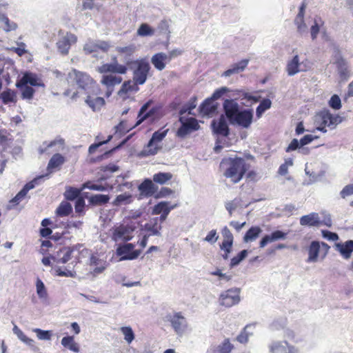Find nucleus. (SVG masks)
I'll return each instance as SVG.
<instances>
[{"label":"nucleus","instance_id":"nucleus-1","mask_svg":"<svg viewBox=\"0 0 353 353\" xmlns=\"http://www.w3.org/2000/svg\"><path fill=\"white\" fill-rule=\"evenodd\" d=\"M68 81L77 85L76 91L68 89L64 95L77 101L83 99L93 111H97L105 105L103 97H100L101 89L97 82L87 73L72 69L68 74Z\"/></svg>","mask_w":353,"mask_h":353},{"label":"nucleus","instance_id":"nucleus-2","mask_svg":"<svg viewBox=\"0 0 353 353\" xmlns=\"http://www.w3.org/2000/svg\"><path fill=\"white\" fill-rule=\"evenodd\" d=\"M250 167L245 159L237 156L223 158L220 163L223 176L233 183L240 182L245 174L248 178L255 176V172L250 170Z\"/></svg>","mask_w":353,"mask_h":353},{"label":"nucleus","instance_id":"nucleus-3","mask_svg":"<svg viewBox=\"0 0 353 353\" xmlns=\"http://www.w3.org/2000/svg\"><path fill=\"white\" fill-rule=\"evenodd\" d=\"M150 101L145 103L140 109L138 114V121L133 126H130L127 124V121H121L115 128L116 132H119L120 134H125L128 132L133 128L141 124L144 120L148 118L152 117L159 111L158 107H153L148 111L150 106Z\"/></svg>","mask_w":353,"mask_h":353},{"label":"nucleus","instance_id":"nucleus-4","mask_svg":"<svg viewBox=\"0 0 353 353\" xmlns=\"http://www.w3.org/2000/svg\"><path fill=\"white\" fill-rule=\"evenodd\" d=\"M126 66H128L130 68H134L133 70V80L135 82L141 85L145 83L151 68L146 59L143 58L128 61Z\"/></svg>","mask_w":353,"mask_h":353},{"label":"nucleus","instance_id":"nucleus-5","mask_svg":"<svg viewBox=\"0 0 353 353\" xmlns=\"http://www.w3.org/2000/svg\"><path fill=\"white\" fill-rule=\"evenodd\" d=\"M341 121L339 115L332 114L328 110H323L316 115V123L318 125L316 129L322 132H326L327 127L334 129Z\"/></svg>","mask_w":353,"mask_h":353},{"label":"nucleus","instance_id":"nucleus-6","mask_svg":"<svg viewBox=\"0 0 353 353\" xmlns=\"http://www.w3.org/2000/svg\"><path fill=\"white\" fill-rule=\"evenodd\" d=\"M330 246L325 243L318 241H313L307 248L308 257L307 263H316L319 260H323L327 255Z\"/></svg>","mask_w":353,"mask_h":353},{"label":"nucleus","instance_id":"nucleus-7","mask_svg":"<svg viewBox=\"0 0 353 353\" xmlns=\"http://www.w3.org/2000/svg\"><path fill=\"white\" fill-rule=\"evenodd\" d=\"M134 247L132 243L119 244L116 249V254L120 257V261L137 259L141 255V250H136Z\"/></svg>","mask_w":353,"mask_h":353},{"label":"nucleus","instance_id":"nucleus-8","mask_svg":"<svg viewBox=\"0 0 353 353\" xmlns=\"http://www.w3.org/2000/svg\"><path fill=\"white\" fill-rule=\"evenodd\" d=\"M219 301L223 307H232L240 301V291L236 288L225 290L220 294Z\"/></svg>","mask_w":353,"mask_h":353},{"label":"nucleus","instance_id":"nucleus-9","mask_svg":"<svg viewBox=\"0 0 353 353\" xmlns=\"http://www.w3.org/2000/svg\"><path fill=\"white\" fill-rule=\"evenodd\" d=\"M132 232L133 229L128 225L121 224L112 228L111 238L115 242H128L132 239Z\"/></svg>","mask_w":353,"mask_h":353},{"label":"nucleus","instance_id":"nucleus-10","mask_svg":"<svg viewBox=\"0 0 353 353\" xmlns=\"http://www.w3.org/2000/svg\"><path fill=\"white\" fill-rule=\"evenodd\" d=\"M179 121L181 123V125L176 132V134L179 137H184L192 132L198 130L200 128L197 120L194 117L187 119L180 117Z\"/></svg>","mask_w":353,"mask_h":353},{"label":"nucleus","instance_id":"nucleus-11","mask_svg":"<svg viewBox=\"0 0 353 353\" xmlns=\"http://www.w3.org/2000/svg\"><path fill=\"white\" fill-rule=\"evenodd\" d=\"M221 234L223 239L222 243L220 244V248L224 251V253L222 254V257L226 260L228 259L229 254L232 250L234 236L227 226L223 228L221 230Z\"/></svg>","mask_w":353,"mask_h":353},{"label":"nucleus","instance_id":"nucleus-12","mask_svg":"<svg viewBox=\"0 0 353 353\" xmlns=\"http://www.w3.org/2000/svg\"><path fill=\"white\" fill-rule=\"evenodd\" d=\"M167 319L176 334H182L187 327L186 319L181 312L168 315Z\"/></svg>","mask_w":353,"mask_h":353},{"label":"nucleus","instance_id":"nucleus-13","mask_svg":"<svg viewBox=\"0 0 353 353\" xmlns=\"http://www.w3.org/2000/svg\"><path fill=\"white\" fill-rule=\"evenodd\" d=\"M112 62L110 63H104L101 65L98 71L100 73L105 74L108 72L124 74L128 71V67L124 65L118 63L117 57L112 59Z\"/></svg>","mask_w":353,"mask_h":353},{"label":"nucleus","instance_id":"nucleus-14","mask_svg":"<svg viewBox=\"0 0 353 353\" xmlns=\"http://www.w3.org/2000/svg\"><path fill=\"white\" fill-rule=\"evenodd\" d=\"M253 121V111L251 109L240 110L231 123H236L244 128H248Z\"/></svg>","mask_w":353,"mask_h":353},{"label":"nucleus","instance_id":"nucleus-15","mask_svg":"<svg viewBox=\"0 0 353 353\" xmlns=\"http://www.w3.org/2000/svg\"><path fill=\"white\" fill-rule=\"evenodd\" d=\"M270 353H299L297 348L286 341H273L269 345Z\"/></svg>","mask_w":353,"mask_h":353},{"label":"nucleus","instance_id":"nucleus-16","mask_svg":"<svg viewBox=\"0 0 353 353\" xmlns=\"http://www.w3.org/2000/svg\"><path fill=\"white\" fill-rule=\"evenodd\" d=\"M175 205H171L168 201H161L154 205L152 210V214L159 215L157 216L158 219L165 221L170 212L174 209Z\"/></svg>","mask_w":353,"mask_h":353},{"label":"nucleus","instance_id":"nucleus-17","mask_svg":"<svg viewBox=\"0 0 353 353\" xmlns=\"http://www.w3.org/2000/svg\"><path fill=\"white\" fill-rule=\"evenodd\" d=\"M110 48L109 42L105 41H89L87 42L83 47V50L86 54H92L93 52H97L99 50L107 52Z\"/></svg>","mask_w":353,"mask_h":353},{"label":"nucleus","instance_id":"nucleus-18","mask_svg":"<svg viewBox=\"0 0 353 353\" xmlns=\"http://www.w3.org/2000/svg\"><path fill=\"white\" fill-rule=\"evenodd\" d=\"M211 126L214 134L222 137L228 136L230 129L224 115H221L218 119H214Z\"/></svg>","mask_w":353,"mask_h":353},{"label":"nucleus","instance_id":"nucleus-19","mask_svg":"<svg viewBox=\"0 0 353 353\" xmlns=\"http://www.w3.org/2000/svg\"><path fill=\"white\" fill-rule=\"evenodd\" d=\"M122 77L119 76L112 74L103 75L101 80V83L106 87L105 96L106 97H109L114 90V87L120 84L122 82Z\"/></svg>","mask_w":353,"mask_h":353},{"label":"nucleus","instance_id":"nucleus-20","mask_svg":"<svg viewBox=\"0 0 353 353\" xmlns=\"http://www.w3.org/2000/svg\"><path fill=\"white\" fill-rule=\"evenodd\" d=\"M77 41V38L74 34L67 32V34L57 43V46L59 50L63 54H67L71 45L75 43Z\"/></svg>","mask_w":353,"mask_h":353},{"label":"nucleus","instance_id":"nucleus-21","mask_svg":"<svg viewBox=\"0 0 353 353\" xmlns=\"http://www.w3.org/2000/svg\"><path fill=\"white\" fill-rule=\"evenodd\" d=\"M163 222L157 217L152 218L144 225V230L148 232L147 234L150 236H160L162 229L161 225Z\"/></svg>","mask_w":353,"mask_h":353},{"label":"nucleus","instance_id":"nucleus-22","mask_svg":"<svg viewBox=\"0 0 353 353\" xmlns=\"http://www.w3.org/2000/svg\"><path fill=\"white\" fill-rule=\"evenodd\" d=\"M223 106L225 117L230 123L232 122L240 111L239 104L233 99H225Z\"/></svg>","mask_w":353,"mask_h":353},{"label":"nucleus","instance_id":"nucleus-23","mask_svg":"<svg viewBox=\"0 0 353 353\" xmlns=\"http://www.w3.org/2000/svg\"><path fill=\"white\" fill-rule=\"evenodd\" d=\"M26 85H30L31 86H44V84L41 82L37 75L32 72H26L21 79L16 83V86H23Z\"/></svg>","mask_w":353,"mask_h":353},{"label":"nucleus","instance_id":"nucleus-24","mask_svg":"<svg viewBox=\"0 0 353 353\" xmlns=\"http://www.w3.org/2000/svg\"><path fill=\"white\" fill-rule=\"evenodd\" d=\"M300 224L303 226L318 227L322 224L319 214L312 212L300 218Z\"/></svg>","mask_w":353,"mask_h":353},{"label":"nucleus","instance_id":"nucleus-25","mask_svg":"<svg viewBox=\"0 0 353 353\" xmlns=\"http://www.w3.org/2000/svg\"><path fill=\"white\" fill-rule=\"evenodd\" d=\"M287 234L281 230H276L270 234L265 235L259 242V247L264 248L268 243L278 241L279 239H284L286 238Z\"/></svg>","mask_w":353,"mask_h":353},{"label":"nucleus","instance_id":"nucleus-26","mask_svg":"<svg viewBox=\"0 0 353 353\" xmlns=\"http://www.w3.org/2000/svg\"><path fill=\"white\" fill-rule=\"evenodd\" d=\"M335 248L344 259H348L350 258L352 253L353 252V241L348 240L343 243H336L335 244Z\"/></svg>","mask_w":353,"mask_h":353},{"label":"nucleus","instance_id":"nucleus-27","mask_svg":"<svg viewBox=\"0 0 353 353\" xmlns=\"http://www.w3.org/2000/svg\"><path fill=\"white\" fill-rule=\"evenodd\" d=\"M65 162V158L59 153L54 154L50 159L47 170L49 173L52 172L55 170H60L62 165Z\"/></svg>","mask_w":353,"mask_h":353},{"label":"nucleus","instance_id":"nucleus-28","mask_svg":"<svg viewBox=\"0 0 353 353\" xmlns=\"http://www.w3.org/2000/svg\"><path fill=\"white\" fill-rule=\"evenodd\" d=\"M169 62L167 54L164 52L156 53L151 58V63L159 71L163 70Z\"/></svg>","mask_w":353,"mask_h":353},{"label":"nucleus","instance_id":"nucleus-29","mask_svg":"<svg viewBox=\"0 0 353 353\" xmlns=\"http://www.w3.org/2000/svg\"><path fill=\"white\" fill-rule=\"evenodd\" d=\"M249 63V59H243L239 62L233 64L231 68L225 70L223 75L225 77H230L233 74H237L245 70Z\"/></svg>","mask_w":353,"mask_h":353},{"label":"nucleus","instance_id":"nucleus-30","mask_svg":"<svg viewBox=\"0 0 353 353\" xmlns=\"http://www.w3.org/2000/svg\"><path fill=\"white\" fill-rule=\"evenodd\" d=\"M139 190L145 196H150L157 191V188L150 179H145L139 186Z\"/></svg>","mask_w":353,"mask_h":353},{"label":"nucleus","instance_id":"nucleus-31","mask_svg":"<svg viewBox=\"0 0 353 353\" xmlns=\"http://www.w3.org/2000/svg\"><path fill=\"white\" fill-rule=\"evenodd\" d=\"M336 65L340 77L346 79L350 75L347 62L343 58L340 57L336 60Z\"/></svg>","mask_w":353,"mask_h":353},{"label":"nucleus","instance_id":"nucleus-32","mask_svg":"<svg viewBox=\"0 0 353 353\" xmlns=\"http://www.w3.org/2000/svg\"><path fill=\"white\" fill-rule=\"evenodd\" d=\"M139 85L140 84L137 83L134 80L126 81L123 83L120 90L119 91V94L121 96L129 92H137L139 89Z\"/></svg>","mask_w":353,"mask_h":353},{"label":"nucleus","instance_id":"nucleus-33","mask_svg":"<svg viewBox=\"0 0 353 353\" xmlns=\"http://www.w3.org/2000/svg\"><path fill=\"white\" fill-rule=\"evenodd\" d=\"M261 232L262 230L259 226H252L245 234L243 241L248 243L255 241Z\"/></svg>","mask_w":353,"mask_h":353},{"label":"nucleus","instance_id":"nucleus-34","mask_svg":"<svg viewBox=\"0 0 353 353\" xmlns=\"http://www.w3.org/2000/svg\"><path fill=\"white\" fill-rule=\"evenodd\" d=\"M0 98L3 103L6 105L10 103H16L17 101V92L8 88L1 92Z\"/></svg>","mask_w":353,"mask_h":353},{"label":"nucleus","instance_id":"nucleus-35","mask_svg":"<svg viewBox=\"0 0 353 353\" xmlns=\"http://www.w3.org/2000/svg\"><path fill=\"white\" fill-rule=\"evenodd\" d=\"M160 148H161L157 145V143L150 140L148 143L141 151L140 155L142 157L154 155L158 152Z\"/></svg>","mask_w":353,"mask_h":353},{"label":"nucleus","instance_id":"nucleus-36","mask_svg":"<svg viewBox=\"0 0 353 353\" xmlns=\"http://www.w3.org/2000/svg\"><path fill=\"white\" fill-rule=\"evenodd\" d=\"M61 345L70 350L74 352H79V346L78 343L74 341V336H64L61 339Z\"/></svg>","mask_w":353,"mask_h":353},{"label":"nucleus","instance_id":"nucleus-37","mask_svg":"<svg viewBox=\"0 0 353 353\" xmlns=\"http://www.w3.org/2000/svg\"><path fill=\"white\" fill-rule=\"evenodd\" d=\"M234 345L230 343L229 339H225L214 350V353H230L234 349Z\"/></svg>","mask_w":353,"mask_h":353},{"label":"nucleus","instance_id":"nucleus-38","mask_svg":"<svg viewBox=\"0 0 353 353\" xmlns=\"http://www.w3.org/2000/svg\"><path fill=\"white\" fill-rule=\"evenodd\" d=\"M72 208L70 203L61 202L56 210V214L59 216H66L71 214Z\"/></svg>","mask_w":353,"mask_h":353},{"label":"nucleus","instance_id":"nucleus-39","mask_svg":"<svg viewBox=\"0 0 353 353\" xmlns=\"http://www.w3.org/2000/svg\"><path fill=\"white\" fill-rule=\"evenodd\" d=\"M299 56L295 55L291 61H290L287 64V72L290 76H292L296 73H298L301 70L299 68Z\"/></svg>","mask_w":353,"mask_h":353},{"label":"nucleus","instance_id":"nucleus-40","mask_svg":"<svg viewBox=\"0 0 353 353\" xmlns=\"http://www.w3.org/2000/svg\"><path fill=\"white\" fill-rule=\"evenodd\" d=\"M200 109L203 114L209 115L213 114L216 111V105L213 104V101L211 99H208L201 104Z\"/></svg>","mask_w":353,"mask_h":353},{"label":"nucleus","instance_id":"nucleus-41","mask_svg":"<svg viewBox=\"0 0 353 353\" xmlns=\"http://www.w3.org/2000/svg\"><path fill=\"white\" fill-rule=\"evenodd\" d=\"M110 197L105 194H94L89 198V203L92 205H102L108 203Z\"/></svg>","mask_w":353,"mask_h":353},{"label":"nucleus","instance_id":"nucleus-42","mask_svg":"<svg viewBox=\"0 0 353 353\" xmlns=\"http://www.w3.org/2000/svg\"><path fill=\"white\" fill-rule=\"evenodd\" d=\"M272 101L269 99H263L257 106L256 115L257 118L261 117L262 114L271 108Z\"/></svg>","mask_w":353,"mask_h":353},{"label":"nucleus","instance_id":"nucleus-43","mask_svg":"<svg viewBox=\"0 0 353 353\" xmlns=\"http://www.w3.org/2000/svg\"><path fill=\"white\" fill-rule=\"evenodd\" d=\"M172 178V174L170 172H158L153 176V181L161 185L165 184Z\"/></svg>","mask_w":353,"mask_h":353},{"label":"nucleus","instance_id":"nucleus-44","mask_svg":"<svg viewBox=\"0 0 353 353\" xmlns=\"http://www.w3.org/2000/svg\"><path fill=\"white\" fill-rule=\"evenodd\" d=\"M18 88L21 90V98L23 99L31 100L32 99L35 90L31 86L28 85L23 86H17Z\"/></svg>","mask_w":353,"mask_h":353},{"label":"nucleus","instance_id":"nucleus-45","mask_svg":"<svg viewBox=\"0 0 353 353\" xmlns=\"http://www.w3.org/2000/svg\"><path fill=\"white\" fill-rule=\"evenodd\" d=\"M132 201V195L128 193L121 194L113 201L114 205L119 206L123 204H128Z\"/></svg>","mask_w":353,"mask_h":353},{"label":"nucleus","instance_id":"nucleus-46","mask_svg":"<svg viewBox=\"0 0 353 353\" xmlns=\"http://www.w3.org/2000/svg\"><path fill=\"white\" fill-rule=\"evenodd\" d=\"M0 21L4 23L3 29L6 32H10L12 30H14L17 28V23L14 22H10L8 17L4 14H0Z\"/></svg>","mask_w":353,"mask_h":353},{"label":"nucleus","instance_id":"nucleus-47","mask_svg":"<svg viewBox=\"0 0 353 353\" xmlns=\"http://www.w3.org/2000/svg\"><path fill=\"white\" fill-rule=\"evenodd\" d=\"M121 332L124 336V339L128 343H131L134 339V333L132 329L129 326H124L120 328Z\"/></svg>","mask_w":353,"mask_h":353},{"label":"nucleus","instance_id":"nucleus-48","mask_svg":"<svg viewBox=\"0 0 353 353\" xmlns=\"http://www.w3.org/2000/svg\"><path fill=\"white\" fill-rule=\"evenodd\" d=\"M154 30L147 23H142L137 30V34L141 37L154 34Z\"/></svg>","mask_w":353,"mask_h":353},{"label":"nucleus","instance_id":"nucleus-49","mask_svg":"<svg viewBox=\"0 0 353 353\" xmlns=\"http://www.w3.org/2000/svg\"><path fill=\"white\" fill-rule=\"evenodd\" d=\"M116 50L121 54H125L126 57H131L136 51V46L132 44L125 47H117Z\"/></svg>","mask_w":353,"mask_h":353},{"label":"nucleus","instance_id":"nucleus-50","mask_svg":"<svg viewBox=\"0 0 353 353\" xmlns=\"http://www.w3.org/2000/svg\"><path fill=\"white\" fill-rule=\"evenodd\" d=\"M33 332L36 333L39 340H50L52 336L51 330H43L39 328H35L33 330Z\"/></svg>","mask_w":353,"mask_h":353},{"label":"nucleus","instance_id":"nucleus-51","mask_svg":"<svg viewBox=\"0 0 353 353\" xmlns=\"http://www.w3.org/2000/svg\"><path fill=\"white\" fill-rule=\"evenodd\" d=\"M250 325H246L241 333L236 336V341L242 344H246L249 341V337L252 334L247 331Z\"/></svg>","mask_w":353,"mask_h":353},{"label":"nucleus","instance_id":"nucleus-52","mask_svg":"<svg viewBox=\"0 0 353 353\" xmlns=\"http://www.w3.org/2000/svg\"><path fill=\"white\" fill-rule=\"evenodd\" d=\"M247 256L248 251L246 250L241 251L236 256L231 259L230 267H234L239 265Z\"/></svg>","mask_w":353,"mask_h":353},{"label":"nucleus","instance_id":"nucleus-53","mask_svg":"<svg viewBox=\"0 0 353 353\" xmlns=\"http://www.w3.org/2000/svg\"><path fill=\"white\" fill-rule=\"evenodd\" d=\"M168 130H159L154 132L150 140L156 143L162 141L166 136Z\"/></svg>","mask_w":353,"mask_h":353},{"label":"nucleus","instance_id":"nucleus-54","mask_svg":"<svg viewBox=\"0 0 353 353\" xmlns=\"http://www.w3.org/2000/svg\"><path fill=\"white\" fill-rule=\"evenodd\" d=\"M60 252H63V255L62 257L57 260L58 263H65L70 261L72 252V250H70L69 248H63V249L60 250Z\"/></svg>","mask_w":353,"mask_h":353},{"label":"nucleus","instance_id":"nucleus-55","mask_svg":"<svg viewBox=\"0 0 353 353\" xmlns=\"http://www.w3.org/2000/svg\"><path fill=\"white\" fill-rule=\"evenodd\" d=\"M293 165V161L289 158L285 159V163L281 164L278 170V173L281 176H285L288 172V168Z\"/></svg>","mask_w":353,"mask_h":353},{"label":"nucleus","instance_id":"nucleus-56","mask_svg":"<svg viewBox=\"0 0 353 353\" xmlns=\"http://www.w3.org/2000/svg\"><path fill=\"white\" fill-rule=\"evenodd\" d=\"M294 23L297 27V30L299 32L302 33L306 30V24L304 21V17L296 15L294 19Z\"/></svg>","mask_w":353,"mask_h":353},{"label":"nucleus","instance_id":"nucleus-57","mask_svg":"<svg viewBox=\"0 0 353 353\" xmlns=\"http://www.w3.org/2000/svg\"><path fill=\"white\" fill-rule=\"evenodd\" d=\"M329 105L334 110L341 109L342 105L340 97L337 94L332 95L329 101Z\"/></svg>","mask_w":353,"mask_h":353},{"label":"nucleus","instance_id":"nucleus-58","mask_svg":"<svg viewBox=\"0 0 353 353\" xmlns=\"http://www.w3.org/2000/svg\"><path fill=\"white\" fill-rule=\"evenodd\" d=\"M37 292L40 298H46L47 296V292L43 283L38 279L36 283Z\"/></svg>","mask_w":353,"mask_h":353},{"label":"nucleus","instance_id":"nucleus-59","mask_svg":"<svg viewBox=\"0 0 353 353\" xmlns=\"http://www.w3.org/2000/svg\"><path fill=\"white\" fill-rule=\"evenodd\" d=\"M80 190L75 188H70L65 192V197L67 199L72 201L79 198Z\"/></svg>","mask_w":353,"mask_h":353},{"label":"nucleus","instance_id":"nucleus-60","mask_svg":"<svg viewBox=\"0 0 353 353\" xmlns=\"http://www.w3.org/2000/svg\"><path fill=\"white\" fill-rule=\"evenodd\" d=\"M85 205V204L84 199L83 197L77 198L74 205L76 212L79 214L83 213Z\"/></svg>","mask_w":353,"mask_h":353},{"label":"nucleus","instance_id":"nucleus-61","mask_svg":"<svg viewBox=\"0 0 353 353\" xmlns=\"http://www.w3.org/2000/svg\"><path fill=\"white\" fill-rule=\"evenodd\" d=\"M83 188H88L92 190L103 191L105 187L101 184H94L90 181H88L83 185Z\"/></svg>","mask_w":353,"mask_h":353},{"label":"nucleus","instance_id":"nucleus-62","mask_svg":"<svg viewBox=\"0 0 353 353\" xmlns=\"http://www.w3.org/2000/svg\"><path fill=\"white\" fill-rule=\"evenodd\" d=\"M321 234L325 239L329 241H336L339 240V235L335 232L323 230L321 231Z\"/></svg>","mask_w":353,"mask_h":353},{"label":"nucleus","instance_id":"nucleus-63","mask_svg":"<svg viewBox=\"0 0 353 353\" xmlns=\"http://www.w3.org/2000/svg\"><path fill=\"white\" fill-rule=\"evenodd\" d=\"M219 238V236L217 235V232L216 230H212L208 232L207 236L205 237L204 241L210 243H214Z\"/></svg>","mask_w":353,"mask_h":353},{"label":"nucleus","instance_id":"nucleus-64","mask_svg":"<svg viewBox=\"0 0 353 353\" xmlns=\"http://www.w3.org/2000/svg\"><path fill=\"white\" fill-rule=\"evenodd\" d=\"M340 194L343 199L353 194V183L345 185L341 191Z\"/></svg>","mask_w":353,"mask_h":353}]
</instances>
